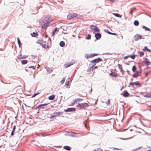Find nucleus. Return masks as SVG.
Instances as JSON below:
<instances>
[{"mask_svg": "<svg viewBox=\"0 0 151 151\" xmlns=\"http://www.w3.org/2000/svg\"><path fill=\"white\" fill-rule=\"evenodd\" d=\"M149 95H150V96H149V97L151 98V92L149 93Z\"/></svg>", "mask_w": 151, "mask_h": 151, "instance_id": "13d9d810", "label": "nucleus"}, {"mask_svg": "<svg viewBox=\"0 0 151 151\" xmlns=\"http://www.w3.org/2000/svg\"><path fill=\"white\" fill-rule=\"evenodd\" d=\"M37 95H38V93L37 92L36 93H34L33 95H32V97H34L36 96Z\"/></svg>", "mask_w": 151, "mask_h": 151, "instance_id": "c9c22d12", "label": "nucleus"}, {"mask_svg": "<svg viewBox=\"0 0 151 151\" xmlns=\"http://www.w3.org/2000/svg\"><path fill=\"white\" fill-rule=\"evenodd\" d=\"M31 55L35 58L37 56V55Z\"/></svg>", "mask_w": 151, "mask_h": 151, "instance_id": "09e8293b", "label": "nucleus"}, {"mask_svg": "<svg viewBox=\"0 0 151 151\" xmlns=\"http://www.w3.org/2000/svg\"><path fill=\"white\" fill-rule=\"evenodd\" d=\"M77 102V101H76V99H75L73 100V101L72 103V104L73 105L75 103H76Z\"/></svg>", "mask_w": 151, "mask_h": 151, "instance_id": "ea45409f", "label": "nucleus"}, {"mask_svg": "<svg viewBox=\"0 0 151 151\" xmlns=\"http://www.w3.org/2000/svg\"><path fill=\"white\" fill-rule=\"evenodd\" d=\"M55 32H54V31H53V33H54V34Z\"/></svg>", "mask_w": 151, "mask_h": 151, "instance_id": "338daca9", "label": "nucleus"}, {"mask_svg": "<svg viewBox=\"0 0 151 151\" xmlns=\"http://www.w3.org/2000/svg\"><path fill=\"white\" fill-rule=\"evenodd\" d=\"M141 37H142V36H141L139 35H136L135 36V41H137L139 39H141Z\"/></svg>", "mask_w": 151, "mask_h": 151, "instance_id": "9b49d317", "label": "nucleus"}, {"mask_svg": "<svg viewBox=\"0 0 151 151\" xmlns=\"http://www.w3.org/2000/svg\"><path fill=\"white\" fill-rule=\"evenodd\" d=\"M132 10H132L130 12V14H131L132 15Z\"/></svg>", "mask_w": 151, "mask_h": 151, "instance_id": "5fc2aeb1", "label": "nucleus"}, {"mask_svg": "<svg viewBox=\"0 0 151 151\" xmlns=\"http://www.w3.org/2000/svg\"><path fill=\"white\" fill-rule=\"evenodd\" d=\"M102 61V60L100 58H98L92 60L91 63L93 64H94V65H95L96 63H98Z\"/></svg>", "mask_w": 151, "mask_h": 151, "instance_id": "423d86ee", "label": "nucleus"}, {"mask_svg": "<svg viewBox=\"0 0 151 151\" xmlns=\"http://www.w3.org/2000/svg\"><path fill=\"white\" fill-rule=\"evenodd\" d=\"M74 63V62L73 61L71 62L70 63H68L66 64V67L68 68L70 67L71 65H73Z\"/></svg>", "mask_w": 151, "mask_h": 151, "instance_id": "f8f14e48", "label": "nucleus"}, {"mask_svg": "<svg viewBox=\"0 0 151 151\" xmlns=\"http://www.w3.org/2000/svg\"><path fill=\"white\" fill-rule=\"evenodd\" d=\"M33 108L34 109H38V106H36L35 107H33Z\"/></svg>", "mask_w": 151, "mask_h": 151, "instance_id": "37998d69", "label": "nucleus"}, {"mask_svg": "<svg viewBox=\"0 0 151 151\" xmlns=\"http://www.w3.org/2000/svg\"><path fill=\"white\" fill-rule=\"evenodd\" d=\"M136 70V67L134 65L133 66L132 68V70L133 72H135Z\"/></svg>", "mask_w": 151, "mask_h": 151, "instance_id": "cd10ccee", "label": "nucleus"}, {"mask_svg": "<svg viewBox=\"0 0 151 151\" xmlns=\"http://www.w3.org/2000/svg\"><path fill=\"white\" fill-rule=\"evenodd\" d=\"M91 38V35L90 34H88V35L87 37L86 38V39L87 40H90V39Z\"/></svg>", "mask_w": 151, "mask_h": 151, "instance_id": "7c9ffc66", "label": "nucleus"}, {"mask_svg": "<svg viewBox=\"0 0 151 151\" xmlns=\"http://www.w3.org/2000/svg\"><path fill=\"white\" fill-rule=\"evenodd\" d=\"M17 40L18 43V45H19V48H20V45H21V44L20 41L19 40V39L18 37L17 38Z\"/></svg>", "mask_w": 151, "mask_h": 151, "instance_id": "b1692460", "label": "nucleus"}, {"mask_svg": "<svg viewBox=\"0 0 151 151\" xmlns=\"http://www.w3.org/2000/svg\"><path fill=\"white\" fill-rule=\"evenodd\" d=\"M55 96L52 95L48 97V99L50 100H53L55 98Z\"/></svg>", "mask_w": 151, "mask_h": 151, "instance_id": "aec40b11", "label": "nucleus"}, {"mask_svg": "<svg viewBox=\"0 0 151 151\" xmlns=\"http://www.w3.org/2000/svg\"><path fill=\"white\" fill-rule=\"evenodd\" d=\"M63 114V112H55L52 115H51L50 117V118L51 119H52L53 118L55 117L59 116L61 115H62Z\"/></svg>", "mask_w": 151, "mask_h": 151, "instance_id": "f03ea898", "label": "nucleus"}, {"mask_svg": "<svg viewBox=\"0 0 151 151\" xmlns=\"http://www.w3.org/2000/svg\"><path fill=\"white\" fill-rule=\"evenodd\" d=\"M94 65H89V68L88 69V72L91 71V70H92L94 66Z\"/></svg>", "mask_w": 151, "mask_h": 151, "instance_id": "4468645a", "label": "nucleus"}, {"mask_svg": "<svg viewBox=\"0 0 151 151\" xmlns=\"http://www.w3.org/2000/svg\"><path fill=\"white\" fill-rule=\"evenodd\" d=\"M27 56L26 55H23L21 58L22 59H25L27 57Z\"/></svg>", "mask_w": 151, "mask_h": 151, "instance_id": "58836bf2", "label": "nucleus"}, {"mask_svg": "<svg viewBox=\"0 0 151 151\" xmlns=\"http://www.w3.org/2000/svg\"><path fill=\"white\" fill-rule=\"evenodd\" d=\"M139 53H140V57H141V56H143L144 55V52H143L142 51H141V52H139Z\"/></svg>", "mask_w": 151, "mask_h": 151, "instance_id": "473e14b6", "label": "nucleus"}, {"mask_svg": "<svg viewBox=\"0 0 151 151\" xmlns=\"http://www.w3.org/2000/svg\"><path fill=\"white\" fill-rule=\"evenodd\" d=\"M75 109L73 108H70L67 109L66 110H64V111L65 112H72L74 111Z\"/></svg>", "mask_w": 151, "mask_h": 151, "instance_id": "6e6552de", "label": "nucleus"}, {"mask_svg": "<svg viewBox=\"0 0 151 151\" xmlns=\"http://www.w3.org/2000/svg\"><path fill=\"white\" fill-rule=\"evenodd\" d=\"M142 28L145 29L146 31H150V29H149V28H148V27H145V26H143L142 27Z\"/></svg>", "mask_w": 151, "mask_h": 151, "instance_id": "393cba45", "label": "nucleus"}, {"mask_svg": "<svg viewBox=\"0 0 151 151\" xmlns=\"http://www.w3.org/2000/svg\"><path fill=\"white\" fill-rule=\"evenodd\" d=\"M110 103V101L109 100V99L108 100V103H107V104H109Z\"/></svg>", "mask_w": 151, "mask_h": 151, "instance_id": "bf43d9fd", "label": "nucleus"}, {"mask_svg": "<svg viewBox=\"0 0 151 151\" xmlns=\"http://www.w3.org/2000/svg\"><path fill=\"white\" fill-rule=\"evenodd\" d=\"M69 81H67L66 83H65V86H66V87H67L69 84Z\"/></svg>", "mask_w": 151, "mask_h": 151, "instance_id": "2f4dec72", "label": "nucleus"}, {"mask_svg": "<svg viewBox=\"0 0 151 151\" xmlns=\"http://www.w3.org/2000/svg\"><path fill=\"white\" fill-rule=\"evenodd\" d=\"M140 72L139 71H137L136 72V73H137L138 74H139V73H140Z\"/></svg>", "mask_w": 151, "mask_h": 151, "instance_id": "e2e57ef3", "label": "nucleus"}, {"mask_svg": "<svg viewBox=\"0 0 151 151\" xmlns=\"http://www.w3.org/2000/svg\"><path fill=\"white\" fill-rule=\"evenodd\" d=\"M134 24L136 26H137L139 24V22L137 20L135 21L134 22Z\"/></svg>", "mask_w": 151, "mask_h": 151, "instance_id": "5701e85b", "label": "nucleus"}, {"mask_svg": "<svg viewBox=\"0 0 151 151\" xmlns=\"http://www.w3.org/2000/svg\"><path fill=\"white\" fill-rule=\"evenodd\" d=\"M134 85L136 86H139L140 85V83L138 82H134Z\"/></svg>", "mask_w": 151, "mask_h": 151, "instance_id": "f704fd0d", "label": "nucleus"}, {"mask_svg": "<svg viewBox=\"0 0 151 151\" xmlns=\"http://www.w3.org/2000/svg\"><path fill=\"white\" fill-rule=\"evenodd\" d=\"M108 33L109 34H111V35H117L115 33H112V32H108Z\"/></svg>", "mask_w": 151, "mask_h": 151, "instance_id": "72a5a7b5", "label": "nucleus"}, {"mask_svg": "<svg viewBox=\"0 0 151 151\" xmlns=\"http://www.w3.org/2000/svg\"><path fill=\"white\" fill-rule=\"evenodd\" d=\"M45 43V41L43 40H38V45H39L40 46H42L43 48H46Z\"/></svg>", "mask_w": 151, "mask_h": 151, "instance_id": "20e7f679", "label": "nucleus"}, {"mask_svg": "<svg viewBox=\"0 0 151 151\" xmlns=\"http://www.w3.org/2000/svg\"><path fill=\"white\" fill-rule=\"evenodd\" d=\"M113 14L117 17H119L120 18L122 17V15H120L119 14L117 13L114 14Z\"/></svg>", "mask_w": 151, "mask_h": 151, "instance_id": "a878e982", "label": "nucleus"}, {"mask_svg": "<svg viewBox=\"0 0 151 151\" xmlns=\"http://www.w3.org/2000/svg\"><path fill=\"white\" fill-rule=\"evenodd\" d=\"M77 16V14L75 13H70L68 14L67 18L68 19L70 20L73 18H74Z\"/></svg>", "mask_w": 151, "mask_h": 151, "instance_id": "7ed1b4c3", "label": "nucleus"}, {"mask_svg": "<svg viewBox=\"0 0 151 151\" xmlns=\"http://www.w3.org/2000/svg\"><path fill=\"white\" fill-rule=\"evenodd\" d=\"M28 68H32L33 69H34L35 68V67L34 66H31L29 67Z\"/></svg>", "mask_w": 151, "mask_h": 151, "instance_id": "de8ad7c7", "label": "nucleus"}, {"mask_svg": "<svg viewBox=\"0 0 151 151\" xmlns=\"http://www.w3.org/2000/svg\"><path fill=\"white\" fill-rule=\"evenodd\" d=\"M58 29L57 28H56L53 31H54V32H55L56 31H57V30Z\"/></svg>", "mask_w": 151, "mask_h": 151, "instance_id": "603ef678", "label": "nucleus"}, {"mask_svg": "<svg viewBox=\"0 0 151 151\" xmlns=\"http://www.w3.org/2000/svg\"><path fill=\"white\" fill-rule=\"evenodd\" d=\"M90 29L96 32H99L100 30L99 28L96 26L92 25L90 26Z\"/></svg>", "mask_w": 151, "mask_h": 151, "instance_id": "39448f33", "label": "nucleus"}, {"mask_svg": "<svg viewBox=\"0 0 151 151\" xmlns=\"http://www.w3.org/2000/svg\"><path fill=\"white\" fill-rule=\"evenodd\" d=\"M32 37H37L38 36V33L37 32H34L32 34H31Z\"/></svg>", "mask_w": 151, "mask_h": 151, "instance_id": "dca6fc26", "label": "nucleus"}, {"mask_svg": "<svg viewBox=\"0 0 151 151\" xmlns=\"http://www.w3.org/2000/svg\"><path fill=\"white\" fill-rule=\"evenodd\" d=\"M147 151H151V150H147Z\"/></svg>", "mask_w": 151, "mask_h": 151, "instance_id": "69168bd1", "label": "nucleus"}, {"mask_svg": "<svg viewBox=\"0 0 151 151\" xmlns=\"http://www.w3.org/2000/svg\"><path fill=\"white\" fill-rule=\"evenodd\" d=\"M130 84L133 86L134 85V83L130 82Z\"/></svg>", "mask_w": 151, "mask_h": 151, "instance_id": "3c124183", "label": "nucleus"}, {"mask_svg": "<svg viewBox=\"0 0 151 151\" xmlns=\"http://www.w3.org/2000/svg\"><path fill=\"white\" fill-rule=\"evenodd\" d=\"M59 45L61 47H63L65 46V42L63 41H61L60 42Z\"/></svg>", "mask_w": 151, "mask_h": 151, "instance_id": "412c9836", "label": "nucleus"}, {"mask_svg": "<svg viewBox=\"0 0 151 151\" xmlns=\"http://www.w3.org/2000/svg\"><path fill=\"white\" fill-rule=\"evenodd\" d=\"M14 131H12V132H11V135L12 136H13L14 134Z\"/></svg>", "mask_w": 151, "mask_h": 151, "instance_id": "49530a36", "label": "nucleus"}, {"mask_svg": "<svg viewBox=\"0 0 151 151\" xmlns=\"http://www.w3.org/2000/svg\"><path fill=\"white\" fill-rule=\"evenodd\" d=\"M13 2H14V1L12 0H4V3L6 4H7L8 3H11Z\"/></svg>", "mask_w": 151, "mask_h": 151, "instance_id": "f3484780", "label": "nucleus"}, {"mask_svg": "<svg viewBox=\"0 0 151 151\" xmlns=\"http://www.w3.org/2000/svg\"><path fill=\"white\" fill-rule=\"evenodd\" d=\"M40 23L42 26V29H46L48 26L49 22L45 18H42L40 20Z\"/></svg>", "mask_w": 151, "mask_h": 151, "instance_id": "f257e3e1", "label": "nucleus"}, {"mask_svg": "<svg viewBox=\"0 0 151 151\" xmlns=\"http://www.w3.org/2000/svg\"><path fill=\"white\" fill-rule=\"evenodd\" d=\"M25 70H26V71H27V69H25Z\"/></svg>", "mask_w": 151, "mask_h": 151, "instance_id": "774afa93", "label": "nucleus"}, {"mask_svg": "<svg viewBox=\"0 0 151 151\" xmlns=\"http://www.w3.org/2000/svg\"><path fill=\"white\" fill-rule=\"evenodd\" d=\"M147 47L145 46V47L143 49V50L144 51H146V50H147Z\"/></svg>", "mask_w": 151, "mask_h": 151, "instance_id": "79ce46f5", "label": "nucleus"}, {"mask_svg": "<svg viewBox=\"0 0 151 151\" xmlns=\"http://www.w3.org/2000/svg\"><path fill=\"white\" fill-rule=\"evenodd\" d=\"M65 77H63L62 80L60 81V84H62L63 83H64L65 81Z\"/></svg>", "mask_w": 151, "mask_h": 151, "instance_id": "bb28decb", "label": "nucleus"}, {"mask_svg": "<svg viewBox=\"0 0 151 151\" xmlns=\"http://www.w3.org/2000/svg\"><path fill=\"white\" fill-rule=\"evenodd\" d=\"M46 69L47 71L49 73H50L52 71V70L49 68H46Z\"/></svg>", "mask_w": 151, "mask_h": 151, "instance_id": "4be33fe9", "label": "nucleus"}, {"mask_svg": "<svg viewBox=\"0 0 151 151\" xmlns=\"http://www.w3.org/2000/svg\"><path fill=\"white\" fill-rule=\"evenodd\" d=\"M81 109H85V108L88 107V104L85 103H81Z\"/></svg>", "mask_w": 151, "mask_h": 151, "instance_id": "0eeeda50", "label": "nucleus"}, {"mask_svg": "<svg viewBox=\"0 0 151 151\" xmlns=\"http://www.w3.org/2000/svg\"><path fill=\"white\" fill-rule=\"evenodd\" d=\"M118 67L120 69H121L122 68V65H121L120 64H118Z\"/></svg>", "mask_w": 151, "mask_h": 151, "instance_id": "4c0bfd02", "label": "nucleus"}, {"mask_svg": "<svg viewBox=\"0 0 151 151\" xmlns=\"http://www.w3.org/2000/svg\"><path fill=\"white\" fill-rule=\"evenodd\" d=\"M130 57L133 59H134L135 58V56L134 55L130 56Z\"/></svg>", "mask_w": 151, "mask_h": 151, "instance_id": "a18cd8bd", "label": "nucleus"}, {"mask_svg": "<svg viewBox=\"0 0 151 151\" xmlns=\"http://www.w3.org/2000/svg\"><path fill=\"white\" fill-rule=\"evenodd\" d=\"M101 35L99 33H96L95 35V37L96 40H99L101 38Z\"/></svg>", "mask_w": 151, "mask_h": 151, "instance_id": "1a4fd4ad", "label": "nucleus"}, {"mask_svg": "<svg viewBox=\"0 0 151 151\" xmlns=\"http://www.w3.org/2000/svg\"><path fill=\"white\" fill-rule=\"evenodd\" d=\"M16 129V126L15 125L14 126L12 131H14L15 132Z\"/></svg>", "mask_w": 151, "mask_h": 151, "instance_id": "a19ab883", "label": "nucleus"}, {"mask_svg": "<svg viewBox=\"0 0 151 151\" xmlns=\"http://www.w3.org/2000/svg\"><path fill=\"white\" fill-rule=\"evenodd\" d=\"M54 33H52V36H53L54 35Z\"/></svg>", "mask_w": 151, "mask_h": 151, "instance_id": "0e129e2a", "label": "nucleus"}, {"mask_svg": "<svg viewBox=\"0 0 151 151\" xmlns=\"http://www.w3.org/2000/svg\"><path fill=\"white\" fill-rule=\"evenodd\" d=\"M97 55H98L97 54H96V53L93 54H92V55H91V56L92 57H94L95 56Z\"/></svg>", "mask_w": 151, "mask_h": 151, "instance_id": "c03bdc74", "label": "nucleus"}, {"mask_svg": "<svg viewBox=\"0 0 151 151\" xmlns=\"http://www.w3.org/2000/svg\"><path fill=\"white\" fill-rule=\"evenodd\" d=\"M147 51H148V52H151V50L149 49H147Z\"/></svg>", "mask_w": 151, "mask_h": 151, "instance_id": "4d7b16f0", "label": "nucleus"}, {"mask_svg": "<svg viewBox=\"0 0 151 151\" xmlns=\"http://www.w3.org/2000/svg\"><path fill=\"white\" fill-rule=\"evenodd\" d=\"M47 105V104H40L39 105H38V108L42 109L43 108H44V106H46Z\"/></svg>", "mask_w": 151, "mask_h": 151, "instance_id": "2eb2a0df", "label": "nucleus"}, {"mask_svg": "<svg viewBox=\"0 0 151 151\" xmlns=\"http://www.w3.org/2000/svg\"><path fill=\"white\" fill-rule=\"evenodd\" d=\"M127 72L129 74V75H130V71H129L128 70H127Z\"/></svg>", "mask_w": 151, "mask_h": 151, "instance_id": "6e6d98bb", "label": "nucleus"}, {"mask_svg": "<svg viewBox=\"0 0 151 151\" xmlns=\"http://www.w3.org/2000/svg\"><path fill=\"white\" fill-rule=\"evenodd\" d=\"M139 76V74L135 73L133 75V77L136 78Z\"/></svg>", "mask_w": 151, "mask_h": 151, "instance_id": "c756f323", "label": "nucleus"}, {"mask_svg": "<svg viewBox=\"0 0 151 151\" xmlns=\"http://www.w3.org/2000/svg\"><path fill=\"white\" fill-rule=\"evenodd\" d=\"M149 95V96H147V95L145 96V97H149V96H150V95ZM149 98H150V97H149Z\"/></svg>", "mask_w": 151, "mask_h": 151, "instance_id": "052dcab7", "label": "nucleus"}, {"mask_svg": "<svg viewBox=\"0 0 151 151\" xmlns=\"http://www.w3.org/2000/svg\"><path fill=\"white\" fill-rule=\"evenodd\" d=\"M81 104L80 103H78V105L76 106V107H79L81 109Z\"/></svg>", "mask_w": 151, "mask_h": 151, "instance_id": "e433bc0d", "label": "nucleus"}, {"mask_svg": "<svg viewBox=\"0 0 151 151\" xmlns=\"http://www.w3.org/2000/svg\"><path fill=\"white\" fill-rule=\"evenodd\" d=\"M37 104H38V102H37V101H35L34 102V104L37 105Z\"/></svg>", "mask_w": 151, "mask_h": 151, "instance_id": "864d4df0", "label": "nucleus"}, {"mask_svg": "<svg viewBox=\"0 0 151 151\" xmlns=\"http://www.w3.org/2000/svg\"><path fill=\"white\" fill-rule=\"evenodd\" d=\"M76 99V101H77V102H79L83 100V99H81L78 98Z\"/></svg>", "mask_w": 151, "mask_h": 151, "instance_id": "c85d7f7f", "label": "nucleus"}, {"mask_svg": "<svg viewBox=\"0 0 151 151\" xmlns=\"http://www.w3.org/2000/svg\"><path fill=\"white\" fill-rule=\"evenodd\" d=\"M120 71H121V72H122L123 73H123H124V70H123L122 68L121 69H120Z\"/></svg>", "mask_w": 151, "mask_h": 151, "instance_id": "8fccbe9b", "label": "nucleus"}, {"mask_svg": "<svg viewBox=\"0 0 151 151\" xmlns=\"http://www.w3.org/2000/svg\"><path fill=\"white\" fill-rule=\"evenodd\" d=\"M63 148L64 149L68 151L70 150L71 149L70 147L68 146H64L63 147Z\"/></svg>", "mask_w": 151, "mask_h": 151, "instance_id": "a211bd4d", "label": "nucleus"}, {"mask_svg": "<svg viewBox=\"0 0 151 151\" xmlns=\"http://www.w3.org/2000/svg\"><path fill=\"white\" fill-rule=\"evenodd\" d=\"M128 57L127 56H125L124 57V59H127V58H128Z\"/></svg>", "mask_w": 151, "mask_h": 151, "instance_id": "680f3d73", "label": "nucleus"}, {"mask_svg": "<svg viewBox=\"0 0 151 151\" xmlns=\"http://www.w3.org/2000/svg\"><path fill=\"white\" fill-rule=\"evenodd\" d=\"M145 62L146 65L147 66L150 65L151 64V63L150 62L149 59L147 58H145Z\"/></svg>", "mask_w": 151, "mask_h": 151, "instance_id": "9d476101", "label": "nucleus"}, {"mask_svg": "<svg viewBox=\"0 0 151 151\" xmlns=\"http://www.w3.org/2000/svg\"><path fill=\"white\" fill-rule=\"evenodd\" d=\"M28 62L27 60H23L21 61V63L22 65H25Z\"/></svg>", "mask_w": 151, "mask_h": 151, "instance_id": "6ab92c4d", "label": "nucleus"}, {"mask_svg": "<svg viewBox=\"0 0 151 151\" xmlns=\"http://www.w3.org/2000/svg\"><path fill=\"white\" fill-rule=\"evenodd\" d=\"M129 94L127 91H125L124 92L123 96L125 97H127L129 96Z\"/></svg>", "mask_w": 151, "mask_h": 151, "instance_id": "ddd939ff", "label": "nucleus"}]
</instances>
